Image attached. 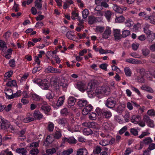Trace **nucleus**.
Listing matches in <instances>:
<instances>
[{
	"instance_id": "1",
	"label": "nucleus",
	"mask_w": 155,
	"mask_h": 155,
	"mask_svg": "<svg viewBox=\"0 0 155 155\" xmlns=\"http://www.w3.org/2000/svg\"><path fill=\"white\" fill-rule=\"evenodd\" d=\"M38 105L40 107V110L45 114L48 115V112L50 111L51 107L48 105L47 102L42 101L41 102L38 104Z\"/></svg>"
},
{
	"instance_id": "2",
	"label": "nucleus",
	"mask_w": 155,
	"mask_h": 155,
	"mask_svg": "<svg viewBox=\"0 0 155 155\" xmlns=\"http://www.w3.org/2000/svg\"><path fill=\"white\" fill-rule=\"evenodd\" d=\"M116 103V99L115 98L113 97H110L107 99L105 104L108 107L112 108L115 106Z\"/></svg>"
},
{
	"instance_id": "3",
	"label": "nucleus",
	"mask_w": 155,
	"mask_h": 155,
	"mask_svg": "<svg viewBox=\"0 0 155 155\" xmlns=\"http://www.w3.org/2000/svg\"><path fill=\"white\" fill-rule=\"evenodd\" d=\"M143 120L146 123L147 126L149 127L153 128L154 127L155 125L154 121L150 119V117L147 115L144 116Z\"/></svg>"
},
{
	"instance_id": "4",
	"label": "nucleus",
	"mask_w": 155,
	"mask_h": 155,
	"mask_svg": "<svg viewBox=\"0 0 155 155\" xmlns=\"http://www.w3.org/2000/svg\"><path fill=\"white\" fill-rule=\"evenodd\" d=\"M112 34V31L110 28L107 27L104 30V32L102 35V38L104 39H106L109 38Z\"/></svg>"
},
{
	"instance_id": "5",
	"label": "nucleus",
	"mask_w": 155,
	"mask_h": 155,
	"mask_svg": "<svg viewBox=\"0 0 155 155\" xmlns=\"http://www.w3.org/2000/svg\"><path fill=\"white\" fill-rule=\"evenodd\" d=\"M39 86L42 89L44 90H49L50 84L47 80L45 79L41 81L40 83L38 84Z\"/></svg>"
},
{
	"instance_id": "6",
	"label": "nucleus",
	"mask_w": 155,
	"mask_h": 155,
	"mask_svg": "<svg viewBox=\"0 0 155 155\" xmlns=\"http://www.w3.org/2000/svg\"><path fill=\"white\" fill-rule=\"evenodd\" d=\"M0 118L1 119V126L2 129L5 130L10 127V124L7 120L2 118V117H0Z\"/></svg>"
},
{
	"instance_id": "7",
	"label": "nucleus",
	"mask_w": 155,
	"mask_h": 155,
	"mask_svg": "<svg viewBox=\"0 0 155 155\" xmlns=\"http://www.w3.org/2000/svg\"><path fill=\"white\" fill-rule=\"evenodd\" d=\"M84 107V108L82 110V113L83 115H85L87 114L89 112L91 111L93 108V106L91 104H88Z\"/></svg>"
},
{
	"instance_id": "8",
	"label": "nucleus",
	"mask_w": 155,
	"mask_h": 155,
	"mask_svg": "<svg viewBox=\"0 0 155 155\" xmlns=\"http://www.w3.org/2000/svg\"><path fill=\"white\" fill-rule=\"evenodd\" d=\"M77 87L81 91L83 92L87 90V87L86 84L82 82H79L77 83Z\"/></svg>"
},
{
	"instance_id": "9",
	"label": "nucleus",
	"mask_w": 155,
	"mask_h": 155,
	"mask_svg": "<svg viewBox=\"0 0 155 155\" xmlns=\"http://www.w3.org/2000/svg\"><path fill=\"white\" fill-rule=\"evenodd\" d=\"M141 75H144V77L145 78H147L149 80H152V75L151 74L152 71H147L146 72H144V70L143 69L141 70Z\"/></svg>"
},
{
	"instance_id": "10",
	"label": "nucleus",
	"mask_w": 155,
	"mask_h": 155,
	"mask_svg": "<svg viewBox=\"0 0 155 155\" xmlns=\"http://www.w3.org/2000/svg\"><path fill=\"white\" fill-rule=\"evenodd\" d=\"M103 128L107 131L112 130L113 129L112 124L110 123L105 122L102 125Z\"/></svg>"
},
{
	"instance_id": "11",
	"label": "nucleus",
	"mask_w": 155,
	"mask_h": 155,
	"mask_svg": "<svg viewBox=\"0 0 155 155\" xmlns=\"http://www.w3.org/2000/svg\"><path fill=\"white\" fill-rule=\"evenodd\" d=\"M113 33L115 40H118L121 39L122 35L120 34V30L118 29L114 30Z\"/></svg>"
},
{
	"instance_id": "12",
	"label": "nucleus",
	"mask_w": 155,
	"mask_h": 155,
	"mask_svg": "<svg viewBox=\"0 0 155 155\" xmlns=\"http://www.w3.org/2000/svg\"><path fill=\"white\" fill-rule=\"evenodd\" d=\"M54 140V138L51 135L47 136L45 141L44 142V145L45 146H49L51 144Z\"/></svg>"
},
{
	"instance_id": "13",
	"label": "nucleus",
	"mask_w": 155,
	"mask_h": 155,
	"mask_svg": "<svg viewBox=\"0 0 155 155\" xmlns=\"http://www.w3.org/2000/svg\"><path fill=\"white\" fill-rule=\"evenodd\" d=\"M141 119L140 116L139 115H134L131 119V122L135 124H137Z\"/></svg>"
},
{
	"instance_id": "14",
	"label": "nucleus",
	"mask_w": 155,
	"mask_h": 155,
	"mask_svg": "<svg viewBox=\"0 0 155 155\" xmlns=\"http://www.w3.org/2000/svg\"><path fill=\"white\" fill-rule=\"evenodd\" d=\"M60 86L62 87L64 89H66L68 85V81L65 79L64 78H62L61 79L60 82L59 84Z\"/></svg>"
},
{
	"instance_id": "15",
	"label": "nucleus",
	"mask_w": 155,
	"mask_h": 155,
	"mask_svg": "<svg viewBox=\"0 0 155 155\" xmlns=\"http://www.w3.org/2000/svg\"><path fill=\"white\" fill-rule=\"evenodd\" d=\"M46 70L49 73H61V70L60 69L54 68L51 66H49L46 68Z\"/></svg>"
},
{
	"instance_id": "16",
	"label": "nucleus",
	"mask_w": 155,
	"mask_h": 155,
	"mask_svg": "<svg viewBox=\"0 0 155 155\" xmlns=\"http://www.w3.org/2000/svg\"><path fill=\"white\" fill-rule=\"evenodd\" d=\"M31 98L33 101H43V98L39 95L35 93H33L31 94Z\"/></svg>"
},
{
	"instance_id": "17",
	"label": "nucleus",
	"mask_w": 155,
	"mask_h": 155,
	"mask_svg": "<svg viewBox=\"0 0 155 155\" xmlns=\"http://www.w3.org/2000/svg\"><path fill=\"white\" fill-rule=\"evenodd\" d=\"M96 85V83L94 81H91L88 83L87 89H88V91H92L94 89Z\"/></svg>"
},
{
	"instance_id": "18",
	"label": "nucleus",
	"mask_w": 155,
	"mask_h": 155,
	"mask_svg": "<svg viewBox=\"0 0 155 155\" xmlns=\"http://www.w3.org/2000/svg\"><path fill=\"white\" fill-rule=\"evenodd\" d=\"M88 103V102L86 100L80 99L78 101V106L80 107H84L86 106Z\"/></svg>"
},
{
	"instance_id": "19",
	"label": "nucleus",
	"mask_w": 155,
	"mask_h": 155,
	"mask_svg": "<svg viewBox=\"0 0 155 155\" xmlns=\"http://www.w3.org/2000/svg\"><path fill=\"white\" fill-rule=\"evenodd\" d=\"M5 94L7 98L9 99L13 98L12 97V90L11 89H7L5 90Z\"/></svg>"
},
{
	"instance_id": "20",
	"label": "nucleus",
	"mask_w": 155,
	"mask_h": 155,
	"mask_svg": "<svg viewBox=\"0 0 155 155\" xmlns=\"http://www.w3.org/2000/svg\"><path fill=\"white\" fill-rule=\"evenodd\" d=\"M33 116L35 118L38 120H40L43 117L42 114L39 111L37 110L35 111Z\"/></svg>"
},
{
	"instance_id": "21",
	"label": "nucleus",
	"mask_w": 155,
	"mask_h": 155,
	"mask_svg": "<svg viewBox=\"0 0 155 155\" xmlns=\"http://www.w3.org/2000/svg\"><path fill=\"white\" fill-rule=\"evenodd\" d=\"M56 121L59 124L63 126H64L67 124V121L65 118H59L56 120Z\"/></svg>"
},
{
	"instance_id": "22",
	"label": "nucleus",
	"mask_w": 155,
	"mask_h": 155,
	"mask_svg": "<svg viewBox=\"0 0 155 155\" xmlns=\"http://www.w3.org/2000/svg\"><path fill=\"white\" fill-rule=\"evenodd\" d=\"M126 61L127 62L135 64H141L142 63L141 61H138L137 60L132 58L126 59Z\"/></svg>"
},
{
	"instance_id": "23",
	"label": "nucleus",
	"mask_w": 155,
	"mask_h": 155,
	"mask_svg": "<svg viewBox=\"0 0 155 155\" xmlns=\"http://www.w3.org/2000/svg\"><path fill=\"white\" fill-rule=\"evenodd\" d=\"M66 37L69 39L74 40L75 38V35L74 33L71 31L67 32L66 34Z\"/></svg>"
},
{
	"instance_id": "24",
	"label": "nucleus",
	"mask_w": 155,
	"mask_h": 155,
	"mask_svg": "<svg viewBox=\"0 0 155 155\" xmlns=\"http://www.w3.org/2000/svg\"><path fill=\"white\" fill-rule=\"evenodd\" d=\"M87 150L85 148H80L77 150V155H87Z\"/></svg>"
},
{
	"instance_id": "25",
	"label": "nucleus",
	"mask_w": 155,
	"mask_h": 155,
	"mask_svg": "<svg viewBox=\"0 0 155 155\" xmlns=\"http://www.w3.org/2000/svg\"><path fill=\"white\" fill-rule=\"evenodd\" d=\"M103 111L102 115L106 118H109L112 116V113L111 112L105 109H104Z\"/></svg>"
},
{
	"instance_id": "26",
	"label": "nucleus",
	"mask_w": 155,
	"mask_h": 155,
	"mask_svg": "<svg viewBox=\"0 0 155 155\" xmlns=\"http://www.w3.org/2000/svg\"><path fill=\"white\" fill-rule=\"evenodd\" d=\"M102 2V0H95V3L97 6L95 8L94 10H102L103 9L100 6Z\"/></svg>"
},
{
	"instance_id": "27",
	"label": "nucleus",
	"mask_w": 155,
	"mask_h": 155,
	"mask_svg": "<svg viewBox=\"0 0 155 155\" xmlns=\"http://www.w3.org/2000/svg\"><path fill=\"white\" fill-rule=\"evenodd\" d=\"M95 95L99 98H102L104 94L102 91L101 87L100 89H97L95 90Z\"/></svg>"
},
{
	"instance_id": "28",
	"label": "nucleus",
	"mask_w": 155,
	"mask_h": 155,
	"mask_svg": "<svg viewBox=\"0 0 155 155\" xmlns=\"http://www.w3.org/2000/svg\"><path fill=\"white\" fill-rule=\"evenodd\" d=\"M54 138L56 139H59L62 136L61 132V130L58 129V130H56L54 132Z\"/></svg>"
},
{
	"instance_id": "29",
	"label": "nucleus",
	"mask_w": 155,
	"mask_h": 155,
	"mask_svg": "<svg viewBox=\"0 0 155 155\" xmlns=\"http://www.w3.org/2000/svg\"><path fill=\"white\" fill-rule=\"evenodd\" d=\"M76 102V99L74 97L70 96L68 99V105L70 106L74 105Z\"/></svg>"
},
{
	"instance_id": "30",
	"label": "nucleus",
	"mask_w": 155,
	"mask_h": 155,
	"mask_svg": "<svg viewBox=\"0 0 155 155\" xmlns=\"http://www.w3.org/2000/svg\"><path fill=\"white\" fill-rule=\"evenodd\" d=\"M102 91L104 94L106 95H108L110 91V89L109 87L107 86L102 87H101Z\"/></svg>"
},
{
	"instance_id": "31",
	"label": "nucleus",
	"mask_w": 155,
	"mask_h": 155,
	"mask_svg": "<svg viewBox=\"0 0 155 155\" xmlns=\"http://www.w3.org/2000/svg\"><path fill=\"white\" fill-rule=\"evenodd\" d=\"M141 89L142 90L147 91L150 93H153L154 92L153 90L151 87L145 85H143L141 87Z\"/></svg>"
},
{
	"instance_id": "32",
	"label": "nucleus",
	"mask_w": 155,
	"mask_h": 155,
	"mask_svg": "<svg viewBox=\"0 0 155 155\" xmlns=\"http://www.w3.org/2000/svg\"><path fill=\"white\" fill-rule=\"evenodd\" d=\"M150 25L148 24H145L143 27L144 32L147 35H150L151 34V31L149 29Z\"/></svg>"
},
{
	"instance_id": "33",
	"label": "nucleus",
	"mask_w": 155,
	"mask_h": 155,
	"mask_svg": "<svg viewBox=\"0 0 155 155\" xmlns=\"http://www.w3.org/2000/svg\"><path fill=\"white\" fill-rule=\"evenodd\" d=\"M113 10L117 13H121L123 12L122 9L116 5H113Z\"/></svg>"
},
{
	"instance_id": "34",
	"label": "nucleus",
	"mask_w": 155,
	"mask_h": 155,
	"mask_svg": "<svg viewBox=\"0 0 155 155\" xmlns=\"http://www.w3.org/2000/svg\"><path fill=\"white\" fill-rule=\"evenodd\" d=\"M42 0H36L35 2V6L37 8L41 10L42 6V4L41 3Z\"/></svg>"
},
{
	"instance_id": "35",
	"label": "nucleus",
	"mask_w": 155,
	"mask_h": 155,
	"mask_svg": "<svg viewBox=\"0 0 155 155\" xmlns=\"http://www.w3.org/2000/svg\"><path fill=\"white\" fill-rule=\"evenodd\" d=\"M83 132L84 135H88L91 134L93 131L89 127H87L84 129Z\"/></svg>"
},
{
	"instance_id": "36",
	"label": "nucleus",
	"mask_w": 155,
	"mask_h": 155,
	"mask_svg": "<svg viewBox=\"0 0 155 155\" xmlns=\"http://www.w3.org/2000/svg\"><path fill=\"white\" fill-rule=\"evenodd\" d=\"M26 131V129H24L20 131L19 134L20 136L18 137V139H21V140H24L25 139V137L24 136V134H25Z\"/></svg>"
},
{
	"instance_id": "37",
	"label": "nucleus",
	"mask_w": 155,
	"mask_h": 155,
	"mask_svg": "<svg viewBox=\"0 0 155 155\" xmlns=\"http://www.w3.org/2000/svg\"><path fill=\"white\" fill-rule=\"evenodd\" d=\"M64 99L65 98L64 96H62L59 97L57 103V106L59 107L62 105L64 103Z\"/></svg>"
},
{
	"instance_id": "38",
	"label": "nucleus",
	"mask_w": 155,
	"mask_h": 155,
	"mask_svg": "<svg viewBox=\"0 0 155 155\" xmlns=\"http://www.w3.org/2000/svg\"><path fill=\"white\" fill-rule=\"evenodd\" d=\"M125 74L127 76L130 77L132 73L130 68L128 67H126L124 68Z\"/></svg>"
},
{
	"instance_id": "39",
	"label": "nucleus",
	"mask_w": 155,
	"mask_h": 155,
	"mask_svg": "<svg viewBox=\"0 0 155 155\" xmlns=\"http://www.w3.org/2000/svg\"><path fill=\"white\" fill-rule=\"evenodd\" d=\"M125 20L124 17L123 16H121L119 17H116L115 18V21L117 23H122L124 22Z\"/></svg>"
},
{
	"instance_id": "40",
	"label": "nucleus",
	"mask_w": 155,
	"mask_h": 155,
	"mask_svg": "<svg viewBox=\"0 0 155 155\" xmlns=\"http://www.w3.org/2000/svg\"><path fill=\"white\" fill-rule=\"evenodd\" d=\"M111 15V12L109 11H107L105 12L104 16L108 21H110Z\"/></svg>"
},
{
	"instance_id": "41",
	"label": "nucleus",
	"mask_w": 155,
	"mask_h": 155,
	"mask_svg": "<svg viewBox=\"0 0 155 155\" xmlns=\"http://www.w3.org/2000/svg\"><path fill=\"white\" fill-rule=\"evenodd\" d=\"M153 140L150 137L144 138L143 141V143L145 144H148L152 142Z\"/></svg>"
},
{
	"instance_id": "42",
	"label": "nucleus",
	"mask_w": 155,
	"mask_h": 155,
	"mask_svg": "<svg viewBox=\"0 0 155 155\" xmlns=\"http://www.w3.org/2000/svg\"><path fill=\"white\" fill-rule=\"evenodd\" d=\"M134 24V22L131 20L128 19L125 22V25L127 27H130L132 26Z\"/></svg>"
},
{
	"instance_id": "43",
	"label": "nucleus",
	"mask_w": 155,
	"mask_h": 155,
	"mask_svg": "<svg viewBox=\"0 0 155 155\" xmlns=\"http://www.w3.org/2000/svg\"><path fill=\"white\" fill-rule=\"evenodd\" d=\"M13 73L12 71H10L5 73V74L4 79L5 81H7V79L10 78Z\"/></svg>"
},
{
	"instance_id": "44",
	"label": "nucleus",
	"mask_w": 155,
	"mask_h": 155,
	"mask_svg": "<svg viewBox=\"0 0 155 155\" xmlns=\"http://www.w3.org/2000/svg\"><path fill=\"white\" fill-rule=\"evenodd\" d=\"M6 85L8 87H15L17 85L16 81L15 80L9 81L7 83Z\"/></svg>"
},
{
	"instance_id": "45",
	"label": "nucleus",
	"mask_w": 155,
	"mask_h": 155,
	"mask_svg": "<svg viewBox=\"0 0 155 155\" xmlns=\"http://www.w3.org/2000/svg\"><path fill=\"white\" fill-rule=\"evenodd\" d=\"M143 54L145 56H147L150 53L149 50L146 47H144L142 50Z\"/></svg>"
},
{
	"instance_id": "46",
	"label": "nucleus",
	"mask_w": 155,
	"mask_h": 155,
	"mask_svg": "<svg viewBox=\"0 0 155 155\" xmlns=\"http://www.w3.org/2000/svg\"><path fill=\"white\" fill-rule=\"evenodd\" d=\"M102 150V148L99 146H97L93 150V153L94 154H98L100 153Z\"/></svg>"
},
{
	"instance_id": "47",
	"label": "nucleus",
	"mask_w": 155,
	"mask_h": 155,
	"mask_svg": "<svg viewBox=\"0 0 155 155\" xmlns=\"http://www.w3.org/2000/svg\"><path fill=\"white\" fill-rule=\"evenodd\" d=\"M56 152V149L55 148H52L50 149H47L46 151V153L48 154H53L55 153Z\"/></svg>"
},
{
	"instance_id": "48",
	"label": "nucleus",
	"mask_w": 155,
	"mask_h": 155,
	"mask_svg": "<svg viewBox=\"0 0 155 155\" xmlns=\"http://www.w3.org/2000/svg\"><path fill=\"white\" fill-rule=\"evenodd\" d=\"M69 111L66 108H64L61 111V114L63 116H66L68 114Z\"/></svg>"
},
{
	"instance_id": "49",
	"label": "nucleus",
	"mask_w": 155,
	"mask_h": 155,
	"mask_svg": "<svg viewBox=\"0 0 155 155\" xmlns=\"http://www.w3.org/2000/svg\"><path fill=\"white\" fill-rule=\"evenodd\" d=\"M104 30V27L101 26H97L95 28L96 32L101 33Z\"/></svg>"
},
{
	"instance_id": "50",
	"label": "nucleus",
	"mask_w": 155,
	"mask_h": 155,
	"mask_svg": "<svg viewBox=\"0 0 155 155\" xmlns=\"http://www.w3.org/2000/svg\"><path fill=\"white\" fill-rule=\"evenodd\" d=\"M96 114L94 112H91L89 114V118L92 120H95L96 119Z\"/></svg>"
},
{
	"instance_id": "51",
	"label": "nucleus",
	"mask_w": 155,
	"mask_h": 155,
	"mask_svg": "<svg viewBox=\"0 0 155 155\" xmlns=\"http://www.w3.org/2000/svg\"><path fill=\"white\" fill-rule=\"evenodd\" d=\"M89 14V11L88 9H85L82 12V15L83 18H86Z\"/></svg>"
},
{
	"instance_id": "52",
	"label": "nucleus",
	"mask_w": 155,
	"mask_h": 155,
	"mask_svg": "<svg viewBox=\"0 0 155 155\" xmlns=\"http://www.w3.org/2000/svg\"><path fill=\"white\" fill-rule=\"evenodd\" d=\"M34 120V118L31 117H28L25 118H23V121L24 123H28Z\"/></svg>"
},
{
	"instance_id": "53",
	"label": "nucleus",
	"mask_w": 155,
	"mask_h": 155,
	"mask_svg": "<svg viewBox=\"0 0 155 155\" xmlns=\"http://www.w3.org/2000/svg\"><path fill=\"white\" fill-rule=\"evenodd\" d=\"M23 120V117H22L18 116L16 119L15 123L19 127L20 126H19V125L21 123Z\"/></svg>"
},
{
	"instance_id": "54",
	"label": "nucleus",
	"mask_w": 155,
	"mask_h": 155,
	"mask_svg": "<svg viewBox=\"0 0 155 155\" xmlns=\"http://www.w3.org/2000/svg\"><path fill=\"white\" fill-rule=\"evenodd\" d=\"M99 144L102 146H105L109 145L108 141L106 140H101L99 143Z\"/></svg>"
},
{
	"instance_id": "55",
	"label": "nucleus",
	"mask_w": 155,
	"mask_h": 155,
	"mask_svg": "<svg viewBox=\"0 0 155 155\" xmlns=\"http://www.w3.org/2000/svg\"><path fill=\"white\" fill-rule=\"evenodd\" d=\"M54 127V125L53 123L49 122H48V129L49 131H52L53 130Z\"/></svg>"
},
{
	"instance_id": "56",
	"label": "nucleus",
	"mask_w": 155,
	"mask_h": 155,
	"mask_svg": "<svg viewBox=\"0 0 155 155\" xmlns=\"http://www.w3.org/2000/svg\"><path fill=\"white\" fill-rule=\"evenodd\" d=\"M130 34V31L128 30H124L122 31V36L123 38H125L129 35Z\"/></svg>"
},
{
	"instance_id": "57",
	"label": "nucleus",
	"mask_w": 155,
	"mask_h": 155,
	"mask_svg": "<svg viewBox=\"0 0 155 155\" xmlns=\"http://www.w3.org/2000/svg\"><path fill=\"white\" fill-rule=\"evenodd\" d=\"M31 150L30 151V153L32 155H36L39 153V151L37 148L31 149Z\"/></svg>"
},
{
	"instance_id": "58",
	"label": "nucleus",
	"mask_w": 155,
	"mask_h": 155,
	"mask_svg": "<svg viewBox=\"0 0 155 155\" xmlns=\"http://www.w3.org/2000/svg\"><path fill=\"white\" fill-rule=\"evenodd\" d=\"M73 151L72 149L71 148L64 150L62 152L63 155H69L72 153Z\"/></svg>"
},
{
	"instance_id": "59",
	"label": "nucleus",
	"mask_w": 155,
	"mask_h": 155,
	"mask_svg": "<svg viewBox=\"0 0 155 155\" xmlns=\"http://www.w3.org/2000/svg\"><path fill=\"white\" fill-rule=\"evenodd\" d=\"M76 142V140L73 137H71L68 138V142L70 144L75 143Z\"/></svg>"
},
{
	"instance_id": "60",
	"label": "nucleus",
	"mask_w": 155,
	"mask_h": 155,
	"mask_svg": "<svg viewBox=\"0 0 155 155\" xmlns=\"http://www.w3.org/2000/svg\"><path fill=\"white\" fill-rule=\"evenodd\" d=\"M39 143L38 142H33L31 143L29 147L31 149L36 148L38 146Z\"/></svg>"
},
{
	"instance_id": "61",
	"label": "nucleus",
	"mask_w": 155,
	"mask_h": 155,
	"mask_svg": "<svg viewBox=\"0 0 155 155\" xmlns=\"http://www.w3.org/2000/svg\"><path fill=\"white\" fill-rule=\"evenodd\" d=\"M46 97L49 100L52 99L53 98V97L52 96V91H49L47 93L46 95Z\"/></svg>"
},
{
	"instance_id": "62",
	"label": "nucleus",
	"mask_w": 155,
	"mask_h": 155,
	"mask_svg": "<svg viewBox=\"0 0 155 155\" xmlns=\"http://www.w3.org/2000/svg\"><path fill=\"white\" fill-rule=\"evenodd\" d=\"M116 121L120 124H123L124 122L123 120H122L118 116H116L114 117Z\"/></svg>"
},
{
	"instance_id": "63",
	"label": "nucleus",
	"mask_w": 155,
	"mask_h": 155,
	"mask_svg": "<svg viewBox=\"0 0 155 155\" xmlns=\"http://www.w3.org/2000/svg\"><path fill=\"white\" fill-rule=\"evenodd\" d=\"M104 109H101L99 107H97L96 109V112L99 116H101L103 114V110Z\"/></svg>"
},
{
	"instance_id": "64",
	"label": "nucleus",
	"mask_w": 155,
	"mask_h": 155,
	"mask_svg": "<svg viewBox=\"0 0 155 155\" xmlns=\"http://www.w3.org/2000/svg\"><path fill=\"white\" fill-rule=\"evenodd\" d=\"M16 152L18 153H21L22 154L23 153L26 152V150L23 148H17L16 149Z\"/></svg>"
}]
</instances>
